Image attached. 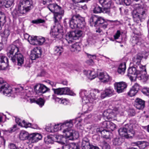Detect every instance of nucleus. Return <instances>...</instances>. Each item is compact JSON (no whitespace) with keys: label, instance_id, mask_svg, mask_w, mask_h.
I'll return each mask as SVG.
<instances>
[{"label":"nucleus","instance_id":"58","mask_svg":"<svg viewBox=\"0 0 149 149\" xmlns=\"http://www.w3.org/2000/svg\"><path fill=\"white\" fill-rule=\"evenodd\" d=\"M103 145L102 146L103 149H108L109 148V144L105 141H103Z\"/></svg>","mask_w":149,"mask_h":149},{"label":"nucleus","instance_id":"45","mask_svg":"<svg viewBox=\"0 0 149 149\" xmlns=\"http://www.w3.org/2000/svg\"><path fill=\"white\" fill-rule=\"evenodd\" d=\"M143 73L141 72V74H140L137 78H139V79H143L144 81H146L148 79V76L147 74H146V72L144 74Z\"/></svg>","mask_w":149,"mask_h":149},{"label":"nucleus","instance_id":"57","mask_svg":"<svg viewBox=\"0 0 149 149\" xmlns=\"http://www.w3.org/2000/svg\"><path fill=\"white\" fill-rule=\"evenodd\" d=\"M45 142L47 144H52L53 143V141L50 136H48L45 139Z\"/></svg>","mask_w":149,"mask_h":149},{"label":"nucleus","instance_id":"29","mask_svg":"<svg viewBox=\"0 0 149 149\" xmlns=\"http://www.w3.org/2000/svg\"><path fill=\"white\" fill-rule=\"evenodd\" d=\"M84 73L91 80L94 79L97 76L96 72L94 70H85L84 71Z\"/></svg>","mask_w":149,"mask_h":149},{"label":"nucleus","instance_id":"47","mask_svg":"<svg viewBox=\"0 0 149 149\" xmlns=\"http://www.w3.org/2000/svg\"><path fill=\"white\" fill-rule=\"evenodd\" d=\"M37 45H41L45 42V38L42 36H37Z\"/></svg>","mask_w":149,"mask_h":149},{"label":"nucleus","instance_id":"44","mask_svg":"<svg viewBox=\"0 0 149 149\" xmlns=\"http://www.w3.org/2000/svg\"><path fill=\"white\" fill-rule=\"evenodd\" d=\"M6 22V16L0 15V30L2 29V26Z\"/></svg>","mask_w":149,"mask_h":149},{"label":"nucleus","instance_id":"51","mask_svg":"<svg viewBox=\"0 0 149 149\" xmlns=\"http://www.w3.org/2000/svg\"><path fill=\"white\" fill-rule=\"evenodd\" d=\"M56 100H58L59 103L62 104L64 105H66L68 103V102L65 99H61L58 98H56Z\"/></svg>","mask_w":149,"mask_h":149},{"label":"nucleus","instance_id":"64","mask_svg":"<svg viewBox=\"0 0 149 149\" xmlns=\"http://www.w3.org/2000/svg\"><path fill=\"white\" fill-rule=\"evenodd\" d=\"M9 148L10 149H17V148L15 145L13 143H11L9 146Z\"/></svg>","mask_w":149,"mask_h":149},{"label":"nucleus","instance_id":"20","mask_svg":"<svg viewBox=\"0 0 149 149\" xmlns=\"http://www.w3.org/2000/svg\"><path fill=\"white\" fill-rule=\"evenodd\" d=\"M96 131L98 134H100L103 138L106 139L110 138L111 133L108 131L104 130L103 128H97L96 129Z\"/></svg>","mask_w":149,"mask_h":149},{"label":"nucleus","instance_id":"7","mask_svg":"<svg viewBox=\"0 0 149 149\" xmlns=\"http://www.w3.org/2000/svg\"><path fill=\"white\" fill-rule=\"evenodd\" d=\"M18 42L16 41L13 42V44L9 46L7 49V55L11 59L14 56V55L17 54L19 52V48L17 45H15L16 43Z\"/></svg>","mask_w":149,"mask_h":149},{"label":"nucleus","instance_id":"2","mask_svg":"<svg viewBox=\"0 0 149 149\" xmlns=\"http://www.w3.org/2000/svg\"><path fill=\"white\" fill-rule=\"evenodd\" d=\"M33 2L30 0H21L17 5V10H15L12 13L13 17L16 18L26 14L33 7Z\"/></svg>","mask_w":149,"mask_h":149},{"label":"nucleus","instance_id":"34","mask_svg":"<svg viewBox=\"0 0 149 149\" xmlns=\"http://www.w3.org/2000/svg\"><path fill=\"white\" fill-rule=\"evenodd\" d=\"M13 0H0V4L6 8H9L13 3Z\"/></svg>","mask_w":149,"mask_h":149},{"label":"nucleus","instance_id":"11","mask_svg":"<svg viewBox=\"0 0 149 149\" xmlns=\"http://www.w3.org/2000/svg\"><path fill=\"white\" fill-rule=\"evenodd\" d=\"M52 90L54 93L57 95H75L70 88L68 87L58 88L55 89L53 88Z\"/></svg>","mask_w":149,"mask_h":149},{"label":"nucleus","instance_id":"30","mask_svg":"<svg viewBox=\"0 0 149 149\" xmlns=\"http://www.w3.org/2000/svg\"><path fill=\"white\" fill-rule=\"evenodd\" d=\"M15 120L16 123L18 124L19 125L22 127L27 128L31 126V123L26 122L24 120L22 121V120L19 118H15Z\"/></svg>","mask_w":149,"mask_h":149},{"label":"nucleus","instance_id":"63","mask_svg":"<svg viewBox=\"0 0 149 149\" xmlns=\"http://www.w3.org/2000/svg\"><path fill=\"white\" fill-rule=\"evenodd\" d=\"M52 0H41L42 3L45 5L52 1Z\"/></svg>","mask_w":149,"mask_h":149},{"label":"nucleus","instance_id":"39","mask_svg":"<svg viewBox=\"0 0 149 149\" xmlns=\"http://www.w3.org/2000/svg\"><path fill=\"white\" fill-rule=\"evenodd\" d=\"M62 149H79V147L77 144L74 143L71 144L70 146L65 145L62 146Z\"/></svg>","mask_w":149,"mask_h":149},{"label":"nucleus","instance_id":"25","mask_svg":"<svg viewBox=\"0 0 149 149\" xmlns=\"http://www.w3.org/2000/svg\"><path fill=\"white\" fill-rule=\"evenodd\" d=\"M114 92L113 89L110 87L106 88L101 93V97L104 99L106 97L111 96L113 95Z\"/></svg>","mask_w":149,"mask_h":149},{"label":"nucleus","instance_id":"13","mask_svg":"<svg viewBox=\"0 0 149 149\" xmlns=\"http://www.w3.org/2000/svg\"><path fill=\"white\" fill-rule=\"evenodd\" d=\"M81 148L82 149H100L97 146H94L90 144L88 136H85L82 139Z\"/></svg>","mask_w":149,"mask_h":149},{"label":"nucleus","instance_id":"8","mask_svg":"<svg viewBox=\"0 0 149 149\" xmlns=\"http://www.w3.org/2000/svg\"><path fill=\"white\" fill-rule=\"evenodd\" d=\"M100 3L102 5L103 8L102 12L107 14L111 16L112 13L110 12L109 8L112 3L111 0H100Z\"/></svg>","mask_w":149,"mask_h":149},{"label":"nucleus","instance_id":"31","mask_svg":"<svg viewBox=\"0 0 149 149\" xmlns=\"http://www.w3.org/2000/svg\"><path fill=\"white\" fill-rule=\"evenodd\" d=\"M97 97L95 93L92 92L90 93V94L87 96V101H86L85 103L87 104L89 102L92 103L94 100H95Z\"/></svg>","mask_w":149,"mask_h":149},{"label":"nucleus","instance_id":"14","mask_svg":"<svg viewBox=\"0 0 149 149\" xmlns=\"http://www.w3.org/2000/svg\"><path fill=\"white\" fill-rule=\"evenodd\" d=\"M127 84L125 82L121 81L115 84V89L118 93L124 92L126 89Z\"/></svg>","mask_w":149,"mask_h":149},{"label":"nucleus","instance_id":"10","mask_svg":"<svg viewBox=\"0 0 149 149\" xmlns=\"http://www.w3.org/2000/svg\"><path fill=\"white\" fill-rule=\"evenodd\" d=\"M82 34V32L80 30H76L71 31L66 35V39L71 41L72 40H76L81 37Z\"/></svg>","mask_w":149,"mask_h":149},{"label":"nucleus","instance_id":"37","mask_svg":"<svg viewBox=\"0 0 149 149\" xmlns=\"http://www.w3.org/2000/svg\"><path fill=\"white\" fill-rule=\"evenodd\" d=\"M133 146L136 145L140 149H143L146 147V143L144 141H138L132 143Z\"/></svg>","mask_w":149,"mask_h":149},{"label":"nucleus","instance_id":"42","mask_svg":"<svg viewBox=\"0 0 149 149\" xmlns=\"http://www.w3.org/2000/svg\"><path fill=\"white\" fill-rule=\"evenodd\" d=\"M37 36H31L28 39V41L31 45H37Z\"/></svg>","mask_w":149,"mask_h":149},{"label":"nucleus","instance_id":"48","mask_svg":"<svg viewBox=\"0 0 149 149\" xmlns=\"http://www.w3.org/2000/svg\"><path fill=\"white\" fill-rule=\"evenodd\" d=\"M102 8L98 6L97 5L93 9V12L95 13H98L102 12Z\"/></svg>","mask_w":149,"mask_h":149},{"label":"nucleus","instance_id":"35","mask_svg":"<svg viewBox=\"0 0 149 149\" xmlns=\"http://www.w3.org/2000/svg\"><path fill=\"white\" fill-rule=\"evenodd\" d=\"M81 49L80 43L76 42L75 43L72 45L71 46V50L72 52L77 53L79 52Z\"/></svg>","mask_w":149,"mask_h":149},{"label":"nucleus","instance_id":"18","mask_svg":"<svg viewBox=\"0 0 149 149\" xmlns=\"http://www.w3.org/2000/svg\"><path fill=\"white\" fill-rule=\"evenodd\" d=\"M42 138L41 135L38 133L29 134L28 140L29 142L34 143L38 141Z\"/></svg>","mask_w":149,"mask_h":149},{"label":"nucleus","instance_id":"38","mask_svg":"<svg viewBox=\"0 0 149 149\" xmlns=\"http://www.w3.org/2000/svg\"><path fill=\"white\" fill-rule=\"evenodd\" d=\"M87 92L85 90H81L79 92L80 96L81 97L82 102L85 103L86 101H87V96H86Z\"/></svg>","mask_w":149,"mask_h":149},{"label":"nucleus","instance_id":"60","mask_svg":"<svg viewBox=\"0 0 149 149\" xmlns=\"http://www.w3.org/2000/svg\"><path fill=\"white\" fill-rule=\"evenodd\" d=\"M131 3V0H123L122 4L126 6L129 5Z\"/></svg>","mask_w":149,"mask_h":149},{"label":"nucleus","instance_id":"55","mask_svg":"<svg viewBox=\"0 0 149 149\" xmlns=\"http://www.w3.org/2000/svg\"><path fill=\"white\" fill-rule=\"evenodd\" d=\"M142 92L144 94L147 95H149V88H145L142 90Z\"/></svg>","mask_w":149,"mask_h":149},{"label":"nucleus","instance_id":"21","mask_svg":"<svg viewBox=\"0 0 149 149\" xmlns=\"http://www.w3.org/2000/svg\"><path fill=\"white\" fill-rule=\"evenodd\" d=\"M137 126V125L136 124V121L134 119L130 120V121L129 124L125 125V127H128V130L130 131L131 132V134L134 135L135 133L134 129L136 128Z\"/></svg>","mask_w":149,"mask_h":149},{"label":"nucleus","instance_id":"61","mask_svg":"<svg viewBox=\"0 0 149 149\" xmlns=\"http://www.w3.org/2000/svg\"><path fill=\"white\" fill-rule=\"evenodd\" d=\"M120 35V31L118 30L114 36V38L115 39H117L119 38Z\"/></svg>","mask_w":149,"mask_h":149},{"label":"nucleus","instance_id":"4","mask_svg":"<svg viewBox=\"0 0 149 149\" xmlns=\"http://www.w3.org/2000/svg\"><path fill=\"white\" fill-rule=\"evenodd\" d=\"M69 22L70 26L72 29L82 28L85 25L84 18L81 17L79 15H73Z\"/></svg>","mask_w":149,"mask_h":149},{"label":"nucleus","instance_id":"52","mask_svg":"<svg viewBox=\"0 0 149 149\" xmlns=\"http://www.w3.org/2000/svg\"><path fill=\"white\" fill-rule=\"evenodd\" d=\"M41 56H39L34 53L33 52H31V54L30 55V58L32 60H35L36 58L40 57Z\"/></svg>","mask_w":149,"mask_h":149},{"label":"nucleus","instance_id":"28","mask_svg":"<svg viewBox=\"0 0 149 149\" xmlns=\"http://www.w3.org/2000/svg\"><path fill=\"white\" fill-rule=\"evenodd\" d=\"M140 88L139 85L137 83H135L128 93V95L131 97L134 96L137 93Z\"/></svg>","mask_w":149,"mask_h":149},{"label":"nucleus","instance_id":"59","mask_svg":"<svg viewBox=\"0 0 149 149\" xmlns=\"http://www.w3.org/2000/svg\"><path fill=\"white\" fill-rule=\"evenodd\" d=\"M113 143L116 145H119L121 144V142L119 139H116L114 141Z\"/></svg>","mask_w":149,"mask_h":149},{"label":"nucleus","instance_id":"22","mask_svg":"<svg viewBox=\"0 0 149 149\" xmlns=\"http://www.w3.org/2000/svg\"><path fill=\"white\" fill-rule=\"evenodd\" d=\"M82 120L80 119V118H77L75 120H70L69 121H66L67 122L63 124L61 126V128L62 127H68L69 130H71L70 128H71L73 126V123H77L78 124L79 123L81 122Z\"/></svg>","mask_w":149,"mask_h":149},{"label":"nucleus","instance_id":"9","mask_svg":"<svg viewBox=\"0 0 149 149\" xmlns=\"http://www.w3.org/2000/svg\"><path fill=\"white\" fill-rule=\"evenodd\" d=\"M143 58V56L140 54H138L137 55L134 57L133 59V63L134 65L136 66V68L140 70L142 68L144 74L146 73V68L145 66L142 65L140 64L141 61Z\"/></svg>","mask_w":149,"mask_h":149},{"label":"nucleus","instance_id":"27","mask_svg":"<svg viewBox=\"0 0 149 149\" xmlns=\"http://www.w3.org/2000/svg\"><path fill=\"white\" fill-rule=\"evenodd\" d=\"M134 106L139 109H142L145 107V102L141 99L136 98L135 101Z\"/></svg>","mask_w":149,"mask_h":149},{"label":"nucleus","instance_id":"43","mask_svg":"<svg viewBox=\"0 0 149 149\" xmlns=\"http://www.w3.org/2000/svg\"><path fill=\"white\" fill-rule=\"evenodd\" d=\"M55 138L57 140L56 141L62 145H65V138L61 135L56 136Z\"/></svg>","mask_w":149,"mask_h":149},{"label":"nucleus","instance_id":"5","mask_svg":"<svg viewBox=\"0 0 149 149\" xmlns=\"http://www.w3.org/2000/svg\"><path fill=\"white\" fill-rule=\"evenodd\" d=\"M133 14V17L134 22L138 23L139 21H142L147 17V10L142 6L137 8Z\"/></svg>","mask_w":149,"mask_h":149},{"label":"nucleus","instance_id":"36","mask_svg":"<svg viewBox=\"0 0 149 149\" xmlns=\"http://www.w3.org/2000/svg\"><path fill=\"white\" fill-rule=\"evenodd\" d=\"M126 69V64L125 63H121L118 69V73L121 74H123L125 72Z\"/></svg>","mask_w":149,"mask_h":149},{"label":"nucleus","instance_id":"54","mask_svg":"<svg viewBox=\"0 0 149 149\" xmlns=\"http://www.w3.org/2000/svg\"><path fill=\"white\" fill-rule=\"evenodd\" d=\"M10 34V31L7 29L5 30L2 33V36L5 38H7Z\"/></svg>","mask_w":149,"mask_h":149},{"label":"nucleus","instance_id":"24","mask_svg":"<svg viewBox=\"0 0 149 149\" xmlns=\"http://www.w3.org/2000/svg\"><path fill=\"white\" fill-rule=\"evenodd\" d=\"M98 77L99 79L104 83L111 81L112 80L111 77L105 72H100Z\"/></svg>","mask_w":149,"mask_h":149},{"label":"nucleus","instance_id":"26","mask_svg":"<svg viewBox=\"0 0 149 149\" xmlns=\"http://www.w3.org/2000/svg\"><path fill=\"white\" fill-rule=\"evenodd\" d=\"M8 59L3 56H0V70H4L8 66Z\"/></svg>","mask_w":149,"mask_h":149},{"label":"nucleus","instance_id":"6","mask_svg":"<svg viewBox=\"0 0 149 149\" xmlns=\"http://www.w3.org/2000/svg\"><path fill=\"white\" fill-rule=\"evenodd\" d=\"M51 36L53 38L60 39L63 37V31L62 26L60 24L57 26H54L51 27L50 32Z\"/></svg>","mask_w":149,"mask_h":149},{"label":"nucleus","instance_id":"50","mask_svg":"<svg viewBox=\"0 0 149 149\" xmlns=\"http://www.w3.org/2000/svg\"><path fill=\"white\" fill-rule=\"evenodd\" d=\"M45 22V21L41 19H37L33 20L32 21V23L33 24H38L40 23H44Z\"/></svg>","mask_w":149,"mask_h":149},{"label":"nucleus","instance_id":"33","mask_svg":"<svg viewBox=\"0 0 149 149\" xmlns=\"http://www.w3.org/2000/svg\"><path fill=\"white\" fill-rule=\"evenodd\" d=\"M29 134L27 132L22 130L21 131L19 134V139L22 140H28Z\"/></svg>","mask_w":149,"mask_h":149},{"label":"nucleus","instance_id":"15","mask_svg":"<svg viewBox=\"0 0 149 149\" xmlns=\"http://www.w3.org/2000/svg\"><path fill=\"white\" fill-rule=\"evenodd\" d=\"M49 89L43 84H38L36 85L34 90L36 94L41 95L49 91Z\"/></svg>","mask_w":149,"mask_h":149},{"label":"nucleus","instance_id":"62","mask_svg":"<svg viewBox=\"0 0 149 149\" xmlns=\"http://www.w3.org/2000/svg\"><path fill=\"white\" fill-rule=\"evenodd\" d=\"M109 124V121H105L102 123V128H105L107 129V127Z\"/></svg>","mask_w":149,"mask_h":149},{"label":"nucleus","instance_id":"40","mask_svg":"<svg viewBox=\"0 0 149 149\" xmlns=\"http://www.w3.org/2000/svg\"><path fill=\"white\" fill-rule=\"evenodd\" d=\"M63 51V49L62 47L61 46H56L54 49V54L59 56Z\"/></svg>","mask_w":149,"mask_h":149},{"label":"nucleus","instance_id":"19","mask_svg":"<svg viewBox=\"0 0 149 149\" xmlns=\"http://www.w3.org/2000/svg\"><path fill=\"white\" fill-rule=\"evenodd\" d=\"M12 91L11 87L6 82L4 83L0 88V91L4 95L7 96L10 94Z\"/></svg>","mask_w":149,"mask_h":149},{"label":"nucleus","instance_id":"32","mask_svg":"<svg viewBox=\"0 0 149 149\" xmlns=\"http://www.w3.org/2000/svg\"><path fill=\"white\" fill-rule=\"evenodd\" d=\"M64 13V10H62L59 12L55 13H54V22L56 23L60 21L63 16Z\"/></svg>","mask_w":149,"mask_h":149},{"label":"nucleus","instance_id":"23","mask_svg":"<svg viewBox=\"0 0 149 149\" xmlns=\"http://www.w3.org/2000/svg\"><path fill=\"white\" fill-rule=\"evenodd\" d=\"M47 8L52 13H53L64 10L61 7L56 3L49 4L47 6Z\"/></svg>","mask_w":149,"mask_h":149},{"label":"nucleus","instance_id":"17","mask_svg":"<svg viewBox=\"0 0 149 149\" xmlns=\"http://www.w3.org/2000/svg\"><path fill=\"white\" fill-rule=\"evenodd\" d=\"M11 60L13 62H15L17 60V65L22 66L24 63V57L23 55L19 52L17 54L14 55V56L11 59Z\"/></svg>","mask_w":149,"mask_h":149},{"label":"nucleus","instance_id":"1","mask_svg":"<svg viewBox=\"0 0 149 149\" xmlns=\"http://www.w3.org/2000/svg\"><path fill=\"white\" fill-rule=\"evenodd\" d=\"M66 122L65 121L62 124H57L54 126L51 125L47 127L46 129V131L50 132H57L59 130L63 129V132L66 138L71 140L77 139L79 136L78 132L72 130H69L68 127L61 128V125Z\"/></svg>","mask_w":149,"mask_h":149},{"label":"nucleus","instance_id":"53","mask_svg":"<svg viewBox=\"0 0 149 149\" xmlns=\"http://www.w3.org/2000/svg\"><path fill=\"white\" fill-rule=\"evenodd\" d=\"M45 101L42 98L38 99L36 101V103L41 107L44 104Z\"/></svg>","mask_w":149,"mask_h":149},{"label":"nucleus","instance_id":"3","mask_svg":"<svg viewBox=\"0 0 149 149\" xmlns=\"http://www.w3.org/2000/svg\"><path fill=\"white\" fill-rule=\"evenodd\" d=\"M89 23L91 26H94L95 27H99V28L96 29L95 30L96 32L99 33L102 32L100 28L105 29L107 28L108 25L107 22L103 18L97 16L92 17L90 19Z\"/></svg>","mask_w":149,"mask_h":149},{"label":"nucleus","instance_id":"46","mask_svg":"<svg viewBox=\"0 0 149 149\" xmlns=\"http://www.w3.org/2000/svg\"><path fill=\"white\" fill-rule=\"evenodd\" d=\"M31 52L38 55L39 56H41V55L42 51L40 47H36L33 49Z\"/></svg>","mask_w":149,"mask_h":149},{"label":"nucleus","instance_id":"16","mask_svg":"<svg viewBox=\"0 0 149 149\" xmlns=\"http://www.w3.org/2000/svg\"><path fill=\"white\" fill-rule=\"evenodd\" d=\"M128 127H121L119 128L118 130V133L121 136L124 137L126 138H132L134 135L131 134V132L130 131H129L128 132Z\"/></svg>","mask_w":149,"mask_h":149},{"label":"nucleus","instance_id":"12","mask_svg":"<svg viewBox=\"0 0 149 149\" xmlns=\"http://www.w3.org/2000/svg\"><path fill=\"white\" fill-rule=\"evenodd\" d=\"M141 70L138 69L136 66L134 65L133 66L130 67L129 68L127 71V75L129 77H131L132 75L134 76V77L137 78L140 74L141 72L143 73V70L142 68Z\"/></svg>","mask_w":149,"mask_h":149},{"label":"nucleus","instance_id":"49","mask_svg":"<svg viewBox=\"0 0 149 149\" xmlns=\"http://www.w3.org/2000/svg\"><path fill=\"white\" fill-rule=\"evenodd\" d=\"M109 125L107 127V129L111 130L113 131L116 128L115 124L109 121Z\"/></svg>","mask_w":149,"mask_h":149},{"label":"nucleus","instance_id":"41","mask_svg":"<svg viewBox=\"0 0 149 149\" xmlns=\"http://www.w3.org/2000/svg\"><path fill=\"white\" fill-rule=\"evenodd\" d=\"M141 39L137 37H133L132 38L131 42L132 43V45H134L136 44L140 45L141 42H142L141 40Z\"/></svg>","mask_w":149,"mask_h":149},{"label":"nucleus","instance_id":"56","mask_svg":"<svg viewBox=\"0 0 149 149\" xmlns=\"http://www.w3.org/2000/svg\"><path fill=\"white\" fill-rule=\"evenodd\" d=\"M17 125H15L13 126L8 129V131L10 133H12L15 132L17 130Z\"/></svg>","mask_w":149,"mask_h":149}]
</instances>
